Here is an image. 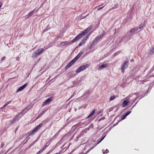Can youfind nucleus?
Instances as JSON below:
<instances>
[{"label": "nucleus", "instance_id": "6", "mask_svg": "<svg viewBox=\"0 0 154 154\" xmlns=\"http://www.w3.org/2000/svg\"><path fill=\"white\" fill-rule=\"evenodd\" d=\"M84 36L82 33L79 34L76 36L74 38L72 41H71V43H73L75 42L78 40H79L81 38L82 36Z\"/></svg>", "mask_w": 154, "mask_h": 154}, {"label": "nucleus", "instance_id": "30", "mask_svg": "<svg viewBox=\"0 0 154 154\" xmlns=\"http://www.w3.org/2000/svg\"><path fill=\"white\" fill-rule=\"evenodd\" d=\"M47 145L45 146L42 149L44 151L46 149V148H47Z\"/></svg>", "mask_w": 154, "mask_h": 154}, {"label": "nucleus", "instance_id": "3", "mask_svg": "<svg viewBox=\"0 0 154 154\" xmlns=\"http://www.w3.org/2000/svg\"><path fill=\"white\" fill-rule=\"evenodd\" d=\"M89 66V64H86L85 65H83L80 66L76 71V72L79 73L82 70H85Z\"/></svg>", "mask_w": 154, "mask_h": 154}, {"label": "nucleus", "instance_id": "11", "mask_svg": "<svg viewBox=\"0 0 154 154\" xmlns=\"http://www.w3.org/2000/svg\"><path fill=\"white\" fill-rule=\"evenodd\" d=\"M88 35L87 36L85 37L83 39H82L80 43L79 44L78 46H80L84 44L86 42V40L87 39Z\"/></svg>", "mask_w": 154, "mask_h": 154}, {"label": "nucleus", "instance_id": "1", "mask_svg": "<svg viewBox=\"0 0 154 154\" xmlns=\"http://www.w3.org/2000/svg\"><path fill=\"white\" fill-rule=\"evenodd\" d=\"M45 123L44 122H42L38 125L32 131L30 132L29 135H34L36 132H37L40 129L42 126Z\"/></svg>", "mask_w": 154, "mask_h": 154}, {"label": "nucleus", "instance_id": "33", "mask_svg": "<svg viewBox=\"0 0 154 154\" xmlns=\"http://www.w3.org/2000/svg\"><path fill=\"white\" fill-rule=\"evenodd\" d=\"M4 144L3 143H1V148H2L4 146Z\"/></svg>", "mask_w": 154, "mask_h": 154}, {"label": "nucleus", "instance_id": "32", "mask_svg": "<svg viewBox=\"0 0 154 154\" xmlns=\"http://www.w3.org/2000/svg\"><path fill=\"white\" fill-rule=\"evenodd\" d=\"M11 101H10L8 102L6 104H5V105H6V106H7L8 104L9 103H11Z\"/></svg>", "mask_w": 154, "mask_h": 154}, {"label": "nucleus", "instance_id": "40", "mask_svg": "<svg viewBox=\"0 0 154 154\" xmlns=\"http://www.w3.org/2000/svg\"><path fill=\"white\" fill-rule=\"evenodd\" d=\"M55 154H60V153H57Z\"/></svg>", "mask_w": 154, "mask_h": 154}, {"label": "nucleus", "instance_id": "8", "mask_svg": "<svg viewBox=\"0 0 154 154\" xmlns=\"http://www.w3.org/2000/svg\"><path fill=\"white\" fill-rule=\"evenodd\" d=\"M23 112V111H22L21 112L19 113V114H17V115L14 118L13 120L11 121V123L12 124L14 122L16 121H18L19 119V118L20 117H19L20 115Z\"/></svg>", "mask_w": 154, "mask_h": 154}, {"label": "nucleus", "instance_id": "14", "mask_svg": "<svg viewBox=\"0 0 154 154\" xmlns=\"http://www.w3.org/2000/svg\"><path fill=\"white\" fill-rule=\"evenodd\" d=\"M129 102L128 100H124L122 103V106L123 107H125L127 105Z\"/></svg>", "mask_w": 154, "mask_h": 154}, {"label": "nucleus", "instance_id": "17", "mask_svg": "<svg viewBox=\"0 0 154 154\" xmlns=\"http://www.w3.org/2000/svg\"><path fill=\"white\" fill-rule=\"evenodd\" d=\"M64 43L63 45H70L71 44H72L71 43V41L70 42H69L68 41H66L65 42H62L61 44L62 43Z\"/></svg>", "mask_w": 154, "mask_h": 154}, {"label": "nucleus", "instance_id": "9", "mask_svg": "<svg viewBox=\"0 0 154 154\" xmlns=\"http://www.w3.org/2000/svg\"><path fill=\"white\" fill-rule=\"evenodd\" d=\"M104 33L103 32L102 33L101 35L98 36L93 41V42L94 43L101 39L104 36Z\"/></svg>", "mask_w": 154, "mask_h": 154}, {"label": "nucleus", "instance_id": "29", "mask_svg": "<svg viewBox=\"0 0 154 154\" xmlns=\"http://www.w3.org/2000/svg\"><path fill=\"white\" fill-rule=\"evenodd\" d=\"M32 14L33 13H31V11L27 15V16H28L29 17H30V16H31L32 15Z\"/></svg>", "mask_w": 154, "mask_h": 154}, {"label": "nucleus", "instance_id": "18", "mask_svg": "<svg viewBox=\"0 0 154 154\" xmlns=\"http://www.w3.org/2000/svg\"><path fill=\"white\" fill-rule=\"evenodd\" d=\"M138 30V28H134V29H132L131 30L130 32L131 33H133V32H134L135 31H137Z\"/></svg>", "mask_w": 154, "mask_h": 154}, {"label": "nucleus", "instance_id": "23", "mask_svg": "<svg viewBox=\"0 0 154 154\" xmlns=\"http://www.w3.org/2000/svg\"><path fill=\"white\" fill-rule=\"evenodd\" d=\"M131 112V111H128L125 114V115L126 116H127L128 115H129Z\"/></svg>", "mask_w": 154, "mask_h": 154}, {"label": "nucleus", "instance_id": "21", "mask_svg": "<svg viewBox=\"0 0 154 154\" xmlns=\"http://www.w3.org/2000/svg\"><path fill=\"white\" fill-rule=\"evenodd\" d=\"M102 151L103 153H108L109 152V150L107 149H106L105 150V151L104 152V150H102Z\"/></svg>", "mask_w": 154, "mask_h": 154}, {"label": "nucleus", "instance_id": "15", "mask_svg": "<svg viewBox=\"0 0 154 154\" xmlns=\"http://www.w3.org/2000/svg\"><path fill=\"white\" fill-rule=\"evenodd\" d=\"M107 65V64H103L101 65H100L98 69H101L103 68L106 67Z\"/></svg>", "mask_w": 154, "mask_h": 154}, {"label": "nucleus", "instance_id": "25", "mask_svg": "<svg viewBox=\"0 0 154 154\" xmlns=\"http://www.w3.org/2000/svg\"><path fill=\"white\" fill-rule=\"evenodd\" d=\"M79 57H77V56L74 58L72 60H73L75 62L78 59Z\"/></svg>", "mask_w": 154, "mask_h": 154}, {"label": "nucleus", "instance_id": "37", "mask_svg": "<svg viewBox=\"0 0 154 154\" xmlns=\"http://www.w3.org/2000/svg\"><path fill=\"white\" fill-rule=\"evenodd\" d=\"M2 4H2V2H0V8H1V6H2Z\"/></svg>", "mask_w": 154, "mask_h": 154}, {"label": "nucleus", "instance_id": "12", "mask_svg": "<svg viewBox=\"0 0 154 154\" xmlns=\"http://www.w3.org/2000/svg\"><path fill=\"white\" fill-rule=\"evenodd\" d=\"M75 62L72 60L65 67V70L70 67Z\"/></svg>", "mask_w": 154, "mask_h": 154}, {"label": "nucleus", "instance_id": "34", "mask_svg": "<svg viewBox=\"0 0 154 154\" xmlns=\"http://www.w3.org/2000/svg\"><path fill=\"white\" fill-rule=\"evenodd\" d=\"M104 7V6H103V7H100V8H97V10H100V9H101L103 8Z\"/></svg>", "mask_w": 154, "mask_h": 154}, {"label": "nucleus", "instance_id": "26", "mask_svg": "<svg viewBox=\"0 0 154 154\" xmlns=\"http://www.w3.org/2000/svg\"><path fill=\"white\" fill-rule=\"evenodd\" d=\"M145 24H143L142 25H141V26L140 25V26L139 27V29H142L143 28V27H145Z\"/></svg>", "mask_w": 154, "mask_h": 154}, {"label": "nucleus", "instance_id": "31", "mask_svg": "<svg viewBox=\"0 0 154 154\" xmlns=\"http://www.w3.org/2000/svg\"><path fill=\"white\" fill-rule=\"evenodd\" d=\"M105 136H104V137H103L102 139H101L98 143H97V144H98L100 142H101V141H102L104 138V137H105Z\"/></svg>", "mask_w": 154, "mask_h": 154}, {"label": "nucleus", "instance_id": "36", "mask_svg": "<svg viewBox=\"0 0 154 154\" xmlns=\"http://www.w3.org/2000/svg\"><path fill=\"white\" fill-rule=\"evenodd\" d=\"M5 57H2V61L4 60L5 59Z\"/></svg>", "mask_w": 154, "mask_h": 154}, {"label": "nucleus", "instance_id": "42", "mask_svg": "<svg viewBox=\"0 0 154 154\" xmlns=\"http://www.w3.org/2000/svg\"><path fill=\"white\" fill-rule=\"evenodd\" d=\"M120 52H121L120 51H119L118 52H119V53H120Z\"/></svg>", "mask_w": 154, "mask_h": 154}, {"label": "nucleus", "instance_id": "38", "mask_svg": "<svg viewBox=\"0 0 154 154\" xmlns=\"http://www.w3.org/2000/svg\"><path fill=\"white\" fill-rule=\"evenodd\" d=\"M35 11V9H34L32 11H31V13H33L34 11Z\"/></svg>", "mask_w": 154, "mask_h": 154}, {"label": "nucleus", "instance_id": "10", "mask_svg": "<svg viewBox=\"0 0 154 154\" xmlns=\"http://www.w3.org/2000/svg\"><path fill=\"white\" fill-rule=\"evenodd\" d=\"M92 27V26H90L88 27L86 29H85L82 32V35H84L86 34L91 29Z\"/></svg>", "mask_w": 154, "mask_h": 154}, {"label": "nucleus", "instance_id": "20", "mask_svg": "<svg viewBox=\"0 0 154 154\" xmlns=\"http://www.w3.org/2000/svg\"><path fill=\"white\" fill-rule=\"evenodd\" d=\"M154 53V47L149 51V54H151Z\"/></svg>", "mask_w": 154, "mask_h": 154}, {"label": "nucleus", "instance_id": "19", "mask_svg": "<svg viewBox=\"0 0 154 154\" xmlns=\"http://www.w3.org/2000/svg\"><path fill=\"white\" fill-rule=\"evenodd\" d=\"M116 98V97L115 96H112L110 97L109 100L111 101L112 100H113L115 98Z\"/></svg>", "mask_w": 154, "mask_h": 154}, {"label": "nucleus", "instance_id": "13", "mask_svg": "<svg viewBox=\"0 0 154 154\" xmlns=\"http://www.w3.org/2000/svg\"><path fill=\"white\" fill-rule=\"evenodd\" d=\"M27 85V84H26L23 85L22 86L20 87L19 88H18L17 90V92H18L20 91H21L24 89L25 87Z\"/></svg>", "mask_w": 154, "mask_h": 154}, {"label": "nucleus", "instance_id": "28", "mask_svg": "<svg viewBox=\"0 0 154 154\" xmlns=\"http://www.w3.org/2000/svg\"><path fill=\"white\" fill-rule=\"evenodd\" d=\"M82 53H79L78 55L77 56V57H80L82 55Z\"/></svg>", "mask_w": 154, "mask_h": 154}, {"label": "nucleus", "instance_id": "4", "mask_svg": "<svg viewBox=\"0 0 154 154\" xmlns=\"http://www.w3.org/2000/svg\"><path fill=\"white\" fill-rule=\"evenodd\" d=\"M44 51V49L43 48H41L37 50L36 51L34 52L32 56V57H36L39 54L42 53Z\"/></svg>", "mask_w": 154, "mask_h": 154}, {"label": "nucleus", "instance_id": "16", "mask_svg": "<svg viewBox=\"0 0 154 154\" xmlns=\"http://www.w3.org/2000/svg\"><path fill=\"white\" fill-rule=\"evenodd\" d=\"M95 109H94L90 113V114L88 116L87 118H89L91 116H93L94 113L95 112Z\"/></svg>", "mask_w": 154, "mask_h": 154}, {"label": "nucleus", "instance_id": "35", "mask_svg": "<svg viewBox=\"0 0 154 154\" xmlns=\"http://www.w3.org/2000/svg\"><path fill=\"white\" fill-rule=\"evenodd\" d=\"M6 106V105H5V104L2 107V108L1 109H3V108H4Z\"/></svg>", "mask_w": 154, "mask_h": 154}, {"label": "nucleus", "instance_id": "22", "mask_svg": "<svg viewBox=\"0 0 154 154\" xmlns=\"http://www.w3.org/2000/svg\"><path fill=\"white\" fill-rule=\"evenodd\" d=\"M45 113V112L44 111H42L38 115L39 116L37 118V119L38 117H40L41 116L43 115Z\"/></svg>", "mask_w": 154, "mask_h": 154}, {"label": "nucleus", "instance_id": "7", "mask_svg": "<svg viewBox=\"0 0 154 154\" xmlns=\"http://www.w3.org/2000/svg\"><path fill=\"white\" fill-rule=\"evenodd\" d=\"M54 99L52 97L47 99L42 104V106H43L45 105L49 104Z\"/></svg>", "mask_w": 154, "mask_h": 154}, {"label": "nucleus", "instance_id": "2", "mask_svg": "<svg viewBox=\"0 0 154 154\" xmlns=\"http://www.w3.org/2000/svg\"><path fill=\"white\" fill-rule=\"evenodd\" d=\"M45 123L44 122H42L38 125L32 131L30 132L29 135H34L36 132H37L40 129L42 126Z\"/></svg>", "mask_w": 154, "mask_h": 154}, {"label": "nucleus", "instance_id": "39", "mask_svg": "<svg viewBox=\"0 0 154 154\" xmlns=\"http://www.w3.org/2000/svg\"><path fill=\"white\" fill-rule=\"evenodd\" d=\"M35 11V9H34L32 11H31V13H33L34 11Z\"/></svg>", "mask_w": 154, "mask_h": 154}, {"label": "nucleus", "instance_id": "41", "mask_svg": "<svg viewBox=\"0 0 154 154\" xmlns=\"http://www.w3.org/2000/svg\"><path fill=\"white\" fill-rule=\"evenodd\" d=\"M101 113V112H99L98 113V114H99L100 113Z\"/></svg>", "mask_w": 154, "mask_h": 154}, {"label": "nucleus", "instance_id": "27", "mask_svg": "<svg viewBox=\"0 0 154 154\" xmlns=\"http://www.w3.org/2000/svg\"><path fill=\"white\" fill-rule=\"evenodd\" d=\"M44 151L42 149L40 150L38 152H37L36 154H40L42 153Z\"/></svg>", "mask_w": 154, "mask_h": 154}, {"label": "nucleus", "instance_id": "5", "mask_svg": "<svg viewBox=\"0 0 154 154\" xmlns=\"http://www.w3.org/2000/svg\"><path fill=\"white\" fill-rule=\"evenodd\" d=\"M129 64V62L128 61H126L125 63L123 64L121 66L122 72L124 73L125 72V70L128 67Z\"/></svg>", "mask_w": 154, "mask_h": 154}, {"label": "nucleus", "instance_id": "24", "mask_svg": "<svg viewBox=\"0 0 154 154\" xmlns=\"http://www.w3.org/2000/svg\"><path fill=\"white\" fill-rule=\"evenodd\" d=\"M126 116L125 114L122 116L121 117V120H123L125 118Z\"/></svg>", "mask_w": 154, "mask_h": 154}, {"label": "nucleus", "instance_id": "43", "mask_svg": "<svg viewBox=\"0 0 154 154\" xmlns=\"http://www.w3.org/2000/svg\"><path fill=\"white\" fill-rule=\"evenodd\" d=\"M97 7H96L95 8H97Z\"/></svg>", "mask_w": 154, "mask_h": 154}]
</instances>
